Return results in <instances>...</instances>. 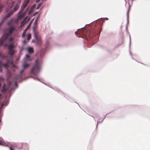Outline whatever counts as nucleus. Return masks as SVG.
Segmentation results:
<instances>
[{"mask_svg":"<svg viewBox=\"0 0 150 150\" xmlns=\"http://www.w3.org/2000/svg\"><path fill=\"white\" fill-rule=\"evenodd\" d=\"M15 30L13 26L11 27L9 29V33H5L2 37L0 40V46L2 45L8 39L10 34H11Z\"/></svg>","mask_w":150,"mask_h":150,"instance_id":"obj_1","label":"nucleus"},{"mask_svg":"<svg viewBox=\"0 0 150 150\" xmlns=\"http://www.w3.org/2000/svg\"><path fill=\"white\" fill-rule=\"evenodd\" d=\"M40 71V68L38 64V60L37 59L36 60L35 64L32 68L31 74L35 75L38 73Z\"/></svg>","mask_w":150,"mask_h":150,"instance_id":"obj_2","label":"nucleus"},{"mask_svg":"<svg viewBox=\"0 0 150 150\" xmlns=\"http://www.w3.org/2000/svg\"><path fill=\"white\" fill-rule=\"evenodd\" d=\"M82 34L86 37H89L91 38L96 35V33L95 30L94 29H91L89 31H88L86 33H85L84 30H82Z\"/></svg>","mask_w":150,"mask_h":150,"instance_id":"obj_3","label":"nucleus"},{"mask_svg":"<svg viewBox=\"0 0 150 150\" xmlns=\"http://www.w3.org/2000/svg\"><path fill=\"white\" fill-rule=\"evenodd\" d=\"M15 47L13 43H11L8 45V49L9 50L8 54L10 55V58L11 59L13 55L15 54L16 51L13 49Z\"/></svg>","mask_w":150,"mask_h":150,"instance_id":"obj_4","label":"nucleus"},{"mask_svg":"<svg viewBox=\"0 0 150 150\" xmlns=\"http://www.w3.org/2000/svg\"><path fill=\"white\" fill-rule=\"evenodd\" d=\"M37 20H36L34 22V27L33 29L35 38L40 36L39 35V32L38 31V28L37 26Z\"/></svg>","mask_w":150,"mask_h":150,"instance_id":"obj_5","label":"nucleus"},{"mask_svg":"<svg viewBox=\"0 0 150 150\" xmlns=\"http://www.w3.org/2000/svg\"><path fill=\"white\" fill-rule=\"evenodd\" d=\"M11 60L7 59V62L6 63L3 64V67H5L6 68H7L10 64H11L13 66V62L12 59V58H10Z\"/></svg>","mask_w":150,"mask_h":150,"instance_id":"obj_6","label":"nucleus"},{"mask_svg":"<svg viewBox=\"0 0 150 150\" xmlns=\"http://www.w3.org/2000/svg\"><path fill=\"white\" fill-rule=\"evenodd\" d=\"M36 41V43L38 45H41L42 44V41L41 40V37L40 36L35 38Z\"/></svg>","mask_w":150,"mask_h":150,"instance_id":"obj_7","label":"nucleus"},{"mask_svg":"<svg viewBox=\"0 0 150 150\" xmlns=\"http://www.w3.org/2000/svg\"><path fill=\"white\" fill-rule=\"evenodd\" d=\"M30 0H25L24 2L23 3V5L21 7V9L22 10H23L26 7L28 4L29 3Z\"/></svg>","mask_w":150,"mask_h":150,"instance_id":"obj_8","label":"nucleus"},{"mask_svg":"<svg viewBox=\"0 0 150 150\" xmlns=\"http://www.w3.org/2000/svg\"><path fill=\"white\" fill-rule=\"evenodd\" d=\"M30 0H25L24 2L23 3V5L21 7V9L22 10H23L26 7L28 4L29 3Z\"/></svg>","mask_w":150,"mask_h":150,"instance_id":"obj_9","label":"nucleus"},{"mask_svg":"<svg viewBox=\"0 0 150 150\" xmlns=\"http://www.w3.org/2000/svg\"><path fill=\"white\" fill-rule=\"evenodd\" d=\"M25 69H23L21 71H20V75L17 76L15 77L14 78V79L16 80V81H17L18 79H21L22 77V75L21 74L23 73V72L24 71Z\"/></svg>","mask_w":150,"mask_h":150,"instance_id":"obj_10","label":"nucleus"},{"mask_svg":"<svg viewBox=\"0 0 150 150\" xmlns=\"http://www.w3.org/2000/svg\"><path fill=\"white\" fill-rule=\"evenodd\" d=\"M8 87H6V84H4L3 85L2 91L3 92H5L8 89Z\"/></svg>","mask_w":150,"mask_h":150,"instance_id":"obj_11","label":"nucleus"},{"mask_svg":"<svg viewBox=\"0 0 150 150\" xmlns=\"http://www.w3.org/2000/svg\"><path fill=\"white\" fill-rule=\"evenodd\" d=\"M29 66H30L29 64L26 63L25 62L23 64V69H25L26 68L28 67Z\"/></svg>","mask_w":150,"mask_h":150,"instance_id":"obj_12","label":"nucleus"},{"mask_svg":"<svg viewBox=\"0 0 150 150\" xmlns=\"http://www.w3.org/2000/svg\"><path fill=\"white\" fill-rule=\"evenodd\" d=\"M27 50L28 52L30 53H32L34 52L33 49L30 47H28L27 48Z\"/></svg>","mask_w":150,"mask_h":150,"instance_id":"obj_13","label":"nucleus"},{"mask_svg":"<svg viewBox=\"0 0 150 150\" xmlns=\"http://www.w3.org/2000/svg\"><path fill=\"white\" fill-rule=\"evenodd\" d=\"M14 21V19H11L7 23V25L9 26L11 25L12 22Z\"/></svg>","mask_w":150,"mask_h":150,"instance_id":"obj_14","label":"nucleus"},{"mask_svg":"<svg viewBox=\"0 0 150 150\" xmlns=\"http://www.w3.org/2000/svg\"><path fill=\"white\" fill-rule=\"evenodd\" d=\"M30 20V17L28 16L26 17L24 20V21H23V23H26L28 22Z\"/></svg>","mask_w":150,"mask_h":150,"instance_id":"obj_15","label":"nucleus"},{"mask_svg":"<svg viewBox=\"0 0 150 150\" xmlns=\"http://www.w3.org/2000/svg\"><path fill=\"white\" fill-rule=\"evenodd\" d=\"M3 64L2 63V62L1 60L0 61V71L1 72L2 71V69L1 67H3Z\"/></svg>","mask_w":150,"mask_h":150,"instance_id":"obj_16","label":"nucleus"},{"mask_svg":"<svg viewBox=\"0 0 150 150\" xmlns=\"http://www.w3.org/2000/svg\"><path fill=\"white\" fill-rule=\"evenodd\" d=\"M24 14L20 15L18 16V20L20 19L23 18L24 17Z\"/></svg>","mask_w":150,"mask_h":150,"instance_id":"obj_17","label":"nucleus"},{"mask_svg":"<svg viewBox=\"0 0 150 150\" xmlns=\"http://www.w3.org/2000/svg\"><path fill=\"white\" fill-rule=\"evenodd\" d=\"M31 35L30 33L28 34L27 37V40H29L31 39Z\"/></svg>","mask_w":150,"mask_h":150,"instance_id":"obj_18","label":"nucleus"},{"mask_svg":"<svg viewBox=\"0 0 150 150\" xmlns=\"http://www.w3.org/2000/svg\"><path fill=\"white\" fill-rule=\"evenodd\" d=\"M31 23H32V22H31L30 23V24L28 25L27 26V28L25 29V30H28L30 27L31 25Z\"/></svg>","mask_w":150,"mask_h":150,"instance_id":"obj_19","label":"nucleus"},{"mask_svg":"<svg viewBox=\"0 0 150 150\" xmlns=\"http://www.w3.org/2000/svg\"><path fill=\"white\" fill-rule=\"evenodd\" d=\"M42 5V3H40L37 6L36 9H38L41 6V5Z\"/></svg>","mask_w":150,"mask_h":150,"instance_id":"obj_20","label":"nucleus"},{"mask_svg":"<svg viewBox=\"0 0 150 150\" xmlns=\"http://www.w3.org/2000/svg\"><path fill=\"white\" fill-rule=\"evenodd\" d=\"M26 31L27 30H25L23 31L22 34V37H24L25 36Z\"/></svg>","mask_w":150,"mask_h":150,"instance_id":"obj_21","label":"nucleus"},{"mask_svg":"<svg viewBox=\"0 0 150 150\" xmlns=\"http://www.w3.org/2000/svg\"><path fill=\"white\" fill-rule=\"evenodd\" d=\"M7 56H6L5 55H4L2 54L1 56V57L3 59H5L6 58Z\"/></svg>","mask_w":150,"mask_h":150,"instance_id":"obj_22","label":"nucleus"},{"mask_svg":"<svg viewBox=\"0 0 150 150\" xmlns=\"http://www.w3.org/2000/svg\"><path fill=\"white\" fill-rule=\"evenodd\" d=\"M11 84V83L10 81H8V87L9 88L10 87Z\"/></svg>","mask_w":150,"mask_h":150,"instance_id":"obj_23","label":"nucleus"},{"mask_svg":"<svg viewBox=\"0 0 150 150\" xmlns=\"http://www.w3.org/2000/svg\"><path fill=\"white\" fill-rule=\"evenodd\" d=\"M13 40V38L11 37L9 39V41L10 42H12Z\"/></svg>","mask_w":150,"mask_h":150,"instance_id":"obj_24","label":"nucleus"},{"mask_svg":"<svg viewBox=\"0 0 150 150\" xmlns=\"http://www.w3.org/2000/svg\"><path fill=\"white\" fill-rule=\"evenodd\" d=\"M23 43L24 44H25L27 43V41L26 40H24L23 41Z\"/></svg>","mask_w":150,"mask_h":150,"instance_id":"obj_25","label":"nucleus"},{"mask_svg":"<svg viewBox=\"0 0 150 150\" xmlns=\"http://www.w3.org/2000/svg\"><path fill=\"white\" fill-rule=\"evenodd\" d=\"M30 57V55L29 54H27L26 55V58L27 59H28Z\"/></svg>","mask_w":150,"mask_h":150,"instance_id":"obj_26","label":"nucleus"},{"mask_svg":"<svg viewBox=\"0 0 150 150\" xmlns=\"http://www.w3.org/2000/svg\"><path fill=\"white\" fill-rule=\"evenodd\" d=\"M129 9H128L127 11V16L128 17V16H129Z\"/></svg>","mask_w":150,"mask_h":150,"instance_id":"obj_27","label":"nucleus"},{"mask_svg":"<svg viewBox=\"0 0 150 150\" xmlns=\"http://www.w3.org/2000/svg\"><path fill=\"white\" fill-rule=\"evenodd\" d=\"M9 148L10 149V150H14L12 148V146H9Z\"/></svg>","mask_w":150,"mask_h":150,"instance_id":"obj_28","label":"nucleus"},{"mask_svg":"<svg viewBox=\"0 0 150 150\" xmlns=\"http://www.w3.org/2000/svg\"><path fill=\"white\" fill-rule=\"evenodd\" d=\"M4 47H8V45L5 44L4 45Z\"/></svg>","mask_w":150,"mask_h":150,"instance_id":"obj_29","label":"nucleus"},{"mask_svg":"<svg viewBox=\"0 0 150 150\" xmlns=\"http://www.w3.org/2000/svg\"><path fill=\"white\" fill-rule=\"evenodd\" d=\"M14 2H13L11 4V8H12V7H13V4H14Z\"/></svg>","mask_w":150,"mask_h":150,"instance_id":"obj_30","label":"nucleus"},{"mask_svg":"<svg viewBox=\"0 0 150 150\" xmlns=\"http://www.w3.org/2000/svg\"><path fill=\"white\" fill-rule=\"evenodd\" d=\"M40 0H36V2L37 3L39 2L40 1Z\"/></svg>","mask_w":150,"mask_h":150,"instance_id":"obj_31","label":"nucleus"},{"mask_svg":"<svg viewBox=\"0 0 150 150\" xmlns=\"http://www.w3.org/2000/svg\"><path fill=\"white\" fill-rule=\"evenodd\" d=\"M1 117L0 116V123L1 122Z\"/></svg>","mask_w":150,"mask_h":150,"instance_id":"obj_32","label":"nucleus"},{"mask_svg":"<svg viewBox=\"0 0 150 150\" xmlns=\"http://www.w3.org/2000/svg\"><path fill=\"white\" fill-rule=\"evenodd\" d=\"M35 6H36V5L35 4H33V7H35Z\"/></svg>","mask_w":150,"mask_h":150,"instance_id":"obj_33","label":"nucleus"},{"mask_svg":"<svg viewBox=\"0 0 150 150\" xmlns=\"http://www.w3.org/2000/svg\"><path fill=\"white\" fill-rule=\"evenodd\" d=\"M2 143L1 142H0V145H2Z\"/></svg>","mask_w":150,"mask_h":150,"instance_id":"obj_34","label":"nucleus"},{"mask_svg":"<svg viewBox=\"0 0 150 150\" xmlns=\"http://www.w3.org/2000/svg\"><path fill=\"white\" fill-rule=\"evenodd\" d=\"M2 54L1 52H0V57H1V56Z\"/></svg>","mask_w":150,"mask_h":150,"instance_id":"obj_35","label":"nucleus"},{"mask_svg":"<svg viewBox=\"0 0 150 150\" xmlns=\"http://www.w3.org/2000/svg\"><path fill=\"white\" fill-rule=\"evenodd\" d=\"M2 96V95L1 94H0V99L1 98V97Z\"/></svg>","mask_w":150,"mask_h":150,"instance_id":"obj_36","label":"nucleus"},{"mask_svg":"<svg viewBox=\"0 0 150 150\" xmlns=\"http://www.w3.org/2000/svg\"><path fill=\"white\" fill-rule=\"evenodd\" d=\"M15 85L16 86H17V83L16 82H15Z\"/></svg>","mask_w":150,"mask_h":150,"instance_id":"obj_37","label":"nucleus"},{"mask_svg":"<svg viewBox=\"0 0 150 150\" xmlns=\"http://www.w3.org/2000/svg\"><path fill=\"white\" fill-rule=\"evenodd\" d=\"M77 31H76V32H75V34H77Z\"/></svg>","mask_w":150,"mask_h":150,"instance_id":"obj_38","label":"nucleus"},{"mask_svg":"<svg viewBox=\"0 0 150 150\" xmlns=\"http://www.w3.org/2000/svg\"><path fill=\"white\" fill-rule=\"evenodd\" d=\"M1 86V83H0V86Z\"/></svg>","mask_w":150,"mask_h":150,"instance_id":"obj_39","label":"nucleus"}]
</instances>
